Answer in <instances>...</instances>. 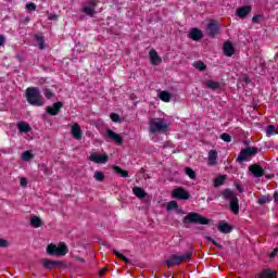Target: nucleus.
Returning <instances> with one entry per match:
<instances>
[{"label": "nucleus", "instance_id": "1", "mask_svg": "<svg viewBox=\"0 0 278 278\" xmlns=\"http://www.w3.org/2000/svg\"><path fill=\"white\" fill-rule=\"evenodd\" d=\"M26 100L30 105H36L37 108L45 105V97H42L38 87H28L26 89Z\"/></svg>", "mask_w": 278, "mask_h": 278}, {"label": "nucleus", "instance_id": "2", "mask_svg": "<svg viewBox=\"0 0 278 278\" xmlns=\"http://www.w3.org/2000/svg\"><path fill=\"white\" fill-rule=\"evenodd\" d=\"M149 125L150 134H166L168 131V122L164 118H151Z\"/></svg>", "mask_w": 278, "mask_h": 278}, {"label": "nucleus", "instance_id": "3", "mask_svg": "<svg viewBox=\"0 0 278 278\" xmlns=\"http://www.w3.org/2000/svg\"><path fill=\"white\" fill-rule=\"evenodd\" d=\"M258 153L257 148L255 147H248L244 149H241V151L239 152L236 162L238 164H244V162H251V160H253V157H255Z\"/></svg>", "mask_w": 278, "mask_h": 278}, {"label": "nucleus", "instance_id": "4", "mask_svg": "<svg viewBox=\"0 0 278 278\" xmlns=\"http://www.w3.org/2000/svg\"><path fill=\"white\" fill-rule=\"evenodd\" d=\"M47 253H48V255H55L56 257H64V255H66V253H68V247H66V243H64V242H60L59 245L50 243L47 247Z\"/></svg>", "mask_w": 278, "mask_h": 278}, {"label": "nucleus", "instance_id": "5", "mask_svg": "<svg viewBox=\"0 0 278 278\" xmlns=\"http://www.w3.org/2000/svg\"><path fill=\"white\" fill-rule=\"evenodd\" d=\"M182 223L188 225V223H198L199 225H210V219L207 217H203V215L191 212L187 216L182 218Z\"/></svg>", "mask_w": 278, "mask_h": 278}, {"label": "nucleus", "instance_id": "6", "mask_svg": "<svg viewBox=\"0 0 278 278\" xmlns=\"http://www.w3.org/2000/svg\"><path fill=\"white\" fill-rule=\"evenodd\" d=\"M192 257V252H187L182 255L173 254L167 261H165V264H167L168 268L170 266H179L181 262H186L187 260H190Z\"/></svg>", "mask_w": 278, "mask_h": 278}, {"label": "nucleus", "instance_id": "7", "mask_svg": "<svg viewBox=\"0 0 278 278\" xmlns=\"http://www.w3.org/2000/svg\"><path fill=\"white\" fill-rule=\"evenodd\" d=\"M172 197L180 201H188L190 193L184 187H178L172 191Z\"/></svg>", "mask_w": 278, "mask_h": 278}, {"label": "nucleus", "instance_id": "8", "mask_svg": "<svg viewBox=\"0 0 278 278\" xmlns=\"http://www.w3.org/2000/svg\"><path fill=\"white\" fill-rule=\"evenodd\" d=\"M106 139L111 140V142H115L117 147H123V137L110 128L106 129Z\"/></svg>", "mask_w": 278, "mask_h": 278}, {"label": "nucleus", "instance_id": "9", "mask_svg": "<svg viewBox=\"0 0 278 278\" xmlns=\"http://www.w3.org/2000/svg\"><path fill=\"white\" fill-rule=\"evenodd\" d=\"M88 160H90V162H94L96 164H106L110 157L108 156V154H99L97 152H93L90 154Z\"/></svg>", "mask_w": 278, "mask_h": 278}, {"label": "nucleus", "instance_id": "10", "mask_svg": "<svg viewBox=\"0 0 278 278\" xmlns=\"http://www.w3.org/2000/svg\"><path fill=\"white\" fill-rule=\"evenodd\" d=\"M42 266L43 268H47V270H53V268H60V266H64V263H62L61 261H51L49 258H43Z\"/></svg>", "mask_w": 278, "mask_h": 278}, {"label": "nucleus", "instance_id": "11", "mask_svg": "<svg viewBox=\"0 0 278 278\" xmlns=\"http://www.w3.org/2000/svg\"><path fill=\"white\" fill-rule=\"evenodd\" d=\"M249 170L254 177H264V175H266V170H264L257 163L250 165Z\"/></svg>", "mask_w": 278, "mask_h": 278}, {"label": "nucleus", "instance_id": "12", "mask_svg": "<svg viewBox=\"0 0 278 278\" xmlns=\"http://www.w3.org/2000/svg\"><path fill=\"white\" fill-rule=\"evenodd\" d=\"M63 105L64 104L62 102H56L52 106H47L46 111L48 114H50V116H58L60 114V110H62Z\"/></svg>", "mask_w": 278, "mask_h": 278}, {"label": "nucleus", "instance_id": "13", "mask_svg": "<svg viewBox=\"0 0 278 278\" xmlns=\"http://www.w3.org/2000/svg\"><path fill=\"white\" fill-rule=\"evenodd\" d=\"M150 62L153 66H160V64H162V58H160L155 49L150 50Z\"/></svg>", "mask_w": 278, "mask_h": 278}, {"label": "nucleus", "instance_id": "14", "mask_svg": "<svg viewBox=\"0 0 278 278\" xmlns=\"http://www.w3.org/2000/svg\"><path fill=\"white\" fill-rule=\"evenodd\" d=\"M218 29H220V26L218 25L217 22L208 23L207 30H208V36H211V38H214L216 34H218Z\"/></svg>", "mask_w": 278, "mask_h": 278}, {"label": "nucleus", "instance_id": "15", "mask_svg": "<svg viewBox=\"0 0 278 278\" xmlns=\"http://www.w3.org/2000/svg\"><path fill=\"white\" fill-rule=\"evenodd\" d=\"M189 38L194 41H199L203 38V31L199 28H192L189 33Z\"/></svg>", "mask_w": 278, "mask_h": 278}, {"label": "nucleus", "instance_id": "16", "mask_svg": "<svg viewBox=\"0 0 278 278\" xmlns=\"http://www.w3.org/2000/svg\"><path fill=\"white\" fill-rule=\"evenodd\" d=\"M249 14H251V5H244L237 10V16L240 18H245Z\"/></svg>", "mask_w": 278, "mask_h": 278}, {"label": "nucleus", "instance_id": "17", "mask_svg": "<svg viewBox=\"0 0 278 278\" xmlns=\"http://www.w3.org/2000/svg\"><path fill=\"white\" fill-rule=\"evenodd\" d=\"M220 194H222L223 199H225V201H233V199L238 197L231 189H224L220 192Z\"/></svg>", "mask_w": 278, "mask_h": 278}, {"label": "nucleus", "instance_id": "18", "mask_svg": "<svg viewBox=\"0 0 278 278\" xmlns=\"http://www.w3.org/2000/svg\"><path fill=\"white\" fill-rule=\"evenodd\" d=\"M224 53L225 55H227V58H231V55H233V53L236 52V49L233 48V45H231V42L226 41L224 43Z\"/></svg>", "mask_w": 278, "mask_h": 278}, {"label": "nucleus", "instance_id": "19", "mask_svg": "<svg viewBox=\"0 0 278 278\" xmlns=\"http://www.w3.org/2000/svg\"><path fill=\"white\" fill-rule=\"evenodd\" d=\"M217 229L222 233H231L233 227H231V225H229L227 222H220V224L218 225Z\"/></svg>", "mask_w": 278, "mask_h": 278}, {"label": "nucleus", "instance_id": "20", "mask_svg": "<svg viewBox=\"0 0 278 278\" xmlns=\"http://www.w3.org/2000/svg\"><path fill=\"white\" fill-rule=\"evenodd\" d=\"M72 136L76 140H81V126H79V124H74L72 126Z\"/></svg>", "mask_w": 278, "mask_h": 278}, {"label": "nucleus", "instance_id": "21", "mask_svg": "<svg viewBox=\"0 0 278 278\" xmlns=\"http://www.w3.org/2000/svg\"><path fill=\"white\" fill-rule=\"evenodd\" d=\"M229 207L232 213L235 214L240 213V200H238V197L230 201Z\"/></svg>", "mask_w": 278, "mask_h": 278}, {"label": "nucleus", "instance_id": "22", "mask_svg": "<svg viewBox=\"0 0 278 278\" xmlns=\"http://www.w3.org/2000/svg\"><path fill=\"white\" fill-rule=\"evenodd\" d=\"M258 278H277V271L275 269H264L258 274Z\"/></svg>", "mask_w": 278, "mask_h": 278}, {"label": "nucleus", "instance_id": "23", "mask_svg": "<svg viewBox=\"0 0 278 278\" xmlns=\"http://www.w3.org/2000/svg\"><path fill=\"white\" fill-rule=\"evenodd\" d=\"M205 87L208 88V90H220V83L215 80H206Z\"/></svg>", "mask_w": 278, "mask_h": 278}, {"label": "nucleus", "instance_id": "24", "mask_svg": "<svg viewBox=\"0 0 278 278\" xmlns=\"http://www.w3.org/2000/svg\"><path fill=\"white\" fill-rule=\"evenodd\" d=\"M17 128L22 134H29L31 131V126L25 122L18 123Z\"/></svg>", "mask_w": 278, "mask_h": 278}, {"label": "nucleus", "instance_id": "25", "mask_svg": "<svg viewBox=\"0 0 278 278\" xmlns=\"http://www.w3.org/2000/svg\"><path fill=\"white\" fill-rule=\"evenodd\" d=\"M218 159V152L216 150H210L208 152V164L214 166L216 164V160Z\"/></svg>", "mask_w": 278, "mask_h": 278}, {"label": "nucleus", "instance_id": "26", "mask_svg": "<svg viewBox=\"0 0 278 278\" xmlns=\"http://www.w3.org/2000/svg\"><path fill=\"white\" fill-rule=\"evenodd\" d=\"M112 168H113V170H114V173H115L116 175H119L121 177H124V178L129 177V172H127V170L121 168V166L114 165Z\"/></svg>", "mask_w": 278, "mask_h": 278}, {"label": "nucleus", "instance_id": "27", "mask_svg": "<svg viewBox=\"0 0 278 278\" xmlns=\"http://www.w3.org/2000/svg\"><path fill=\"white\" fill-rule=\"evenodd\" d=\"M132 192L135 195L138 197V199H144L147 197V191H144V189H142L140 187H135L132 189Z\"/></svg>", "mask_w": 278, "mask_h": 278}, {"label": "nucleus", "instance_id": "28", "mask_svg": "<svg viewBox=\"0 0 278 278\" xmlns=\"http://www.w3.org/2000/svg\"><path fill=\"white\" fill-rule=\"evenodd\" d=\"M30 225L35 229H38L39 227H42V219H40V217H38V216H33L30 218Z\"/></svg>", "mask_w": 278, "mask_h": 278}, {"label": "nucleus", "instance_id": "29", "mask_svg": "<svg viewBox=\"0 0 278 278\" xmlns=\"http://www.w3.org/2000/svg\"><path fill=\"white\" fill-rule=\"evenodd\" d=\"M159 98L161 99V101L168 103L170 102L172 96H170V92L168 91H161L159 94Z\"/></svg>", "mask_w": 278, "mask_h": 278}, {"label": "nucleus", "instance_id": "30", "mask_svg": "<svg viewBox=\"0 0 278 278\" xmlns=\"http://www.w3.org/2000/svg\"><path fill=\"white\" fill-rule=\"evenodd\" d=\"M34 40H36V42L38 43V48L39 49H45V37L41 35H35L34 36Z\"/></svg>", "mask_w": 278, "mask_h": 278}, {"label": "nucleus", "instance_id": "31", "mask_svg": "<svg viewBox=\"0 0 278 278\" xmlns=\"http://www.w3.org/2000/svg\"><path fill=\"white\" fill-rule=\"evenodd\" d=\"M94 9V7H84L81 12H84V14H87V16H94V14L97 13Z\"/></svg>", "mask_w": 278, "mask_h": 278}, {"label": "nucleus", "instance_id": "32", "mask_svg": "<svg viewBox=\"0 0 278 278\" xmlns=\"http://www.w3.org/2000/svg\"><path fill=\"white\" fill-rule=\"evenodd\" d=\"M225 179H227L225 176H218L217 178H215L214 187L220 188V186H223V184H225Z\"/></svg>", "mask_w": 278, "mask_h": 278}, {"label": "nucleus", "instance_id": "33", "mask_svg": "<svg viewBox=\"0 0 278 278\" xmlns=\"http://www.w3.org/2000/svg\"><path fill=\"white\" fill-rule=\"evenodd\" d=\"M194 68H197L198 71H207V65H205V63H203V61H198L197 63L193 64Z\"/></svg>", "mask_w": 278, "mask_h": 278}, {"label": "nucleus", "instance_id": "34", "mask_svg": "<svg viewBox=\"0 0 278 278\" xmlns=\"http://www.w3.org/2000/svg\"><path fill=\"white\" fill-rule=\"evenodd\" d=\"M185 173L191 179H197V172H194V169H192L191 167H186Z\"/></svg>", "mask_w": 278, "mask_h": 278}, {"label": "nucleus", "instance_id": "35", "mask_svg": "<svg viewBox=\"0 0 278 278\" xmlns=\"http://www.w3.org/2000/svg\"><path fill=\"white\" fill-rule=\"evenodd\" d=\"M113 254L115 257H118L122 260V262H125V264H129V258H127L125 255L121 254V252L113 250Z\"/></svg>", "mask_w": 278, "mask_h": 278}, {"label": "nucleus", "instance_id": "36", "mask_svg": "<svg viewBox=\"0 0 278 278\" xmlns=\"http://www.w3.org/2000/svg\"><path fill=\"white\" fill-rule=\"evenodd\" d=\"M22 160H24V162H29L30 160H34V155L31 152L25 151L22 153Z\"/></svg>", "mask_w": 278, "mask_h": 278}, {"label": "nucleus", "instance_id": "37", "mask_svg": "<svg viewBox=\"0 0 278 278\" xmlns=\"http://www.w3.org/2000/svg\"><path fill=\"white\" fill-rule=\"evenodd\" d=\"M93 178L96 181H105V174L103 172H96Z\"/></svg>", "mask_w": 278, "mask_h": 278}, {"label": "nucleus", "instance_id": "38", "mask_svg": "<svg viewBox=\"0 0 278 278\" xmlns=\"http://www.w3.org/2000/svg\"><path fill=\"white\" fill-rule=\"evenodd\" d=\"M266 134L267 136H274V134H277V127L274 125L267 126Z\"/></svg>", "mask_w": 278, "mask_h": 278}, {"label": "nucleus", "instance_id": "39", "mask_svg": "<svg viewBox=\"0 0 278 278\" xmlns=\"http://www.w3.org/2000/svg\"><path fill=\"white\" fill-rule=\"evenodd\" d=\"M179 204H177V201H170L167 203V211L170 212V210H178Z\"/></svg>", "mask_w": 278, "mask_h": 278}, {"label": "nucleus", "instance_id": "40", "mask_svg": "<svg viewBox=\"0 0 278 278\" xmlns=\"http://www.w3.org/2000/svg\"><path fill=\"white\" fill-rule=\"evenodd\" d=\"M43 94L46 99H53V97H55V93H53L51 89H47V88L43 90Z\"/></svg>", "mask_w": 278, "mask_h": 278}, {"label": "nucleus", "instance_id": "41", "mask_svg": "<svg viewBox=\"0 0 278 278\" xmlns=\"http://www.w3.org/2000/svg\"><path fill=\"white\" fill-rule=\"evenodd\" d=\"M110 118L111 121H113V123H118V121H121V115L116 113H111Z\"/></svg>", "mask_w": 278, "mask_h": 278}, {"label": "nucleus", "instance_id": "42", "mask_svg": "<svg viewBox=\"0 0 278 278\" xmlns=\"http://www.w3.org/2000/svg\"><path fill=\"white\" fill-rule=\"evenodd\" d=\"M26 10H27L28 12H34V11H36V3H34V2L27 3V4H26Z\"/></svg>", "mask_w": 278, "mask_h": 278}, {"label": "nucleus", "instance_id": "43", "mask_svg": "<svg viewBox=\"0 0 278 278\" xmlns=\"http://www.w3.org/2000/svg\"><path fill=\"white\" fill-rule=\"evenodd\" d=\"M220 138L224 140V142H231V136L227 132L222 134Z\"/></svg>", "mask_w": 278, "mask_h": 278}, {"label": "nucleus", "instance_id": "44", "mask_svg": "<svg viewBox=\"0 0 278 278\" xmlns=\"http://www.w3.org/2000/svg\"><path fill=\"white\" fill-rule=\"evenodd\" d=\"M10 247V242L8 240L0 238V249H5Z\"/></svg>", "mask_w": 278, "mask_h": 278}, {"label": "nucleus", "instance_id": "45", "mask_svg": "<svg viewBox=\"0 0 278 278\" xmlns=\"http://www.w3.org/2000/svg\"><path fill=\"white\" fill-rule=\"evenodd\" d=\"M206 240L208 242H212V244H214V247H217V249H223V245L218 244V242H216V240L212 239V237H207Z\"/></svg>", "mask_w": 278, "mask_h": 278}, {"label": "nucleus", "instance_id": "46", "mask_svg": "<svg viewBox=\"0 0 278 278\" xmlns=\"http://www.w3.org/2000/svg\"><path fill=\"white\" fill-rule=\"evenodd\" d=\"M20 185L22 186V188H27V178L22 177L20 180Z\"/></svg>", "mask_w": 278, "mask_h": 278}, {"label": "nucleus", "instance_id": "47", "mask_svg": "<svg viewBox=\"0 0 278 278\" xmlns=\"http://www.w3.org/2000/svg\"><path fill=\"white\" fill-rule=\"evenodd\" d=\"M278 248L274 249V251L269 254L270 260L277 257Z\"/></svg>", "mask_w": 278, "mask_h": 278}, {"label": "nucleus", "instance_id": "48", "mask_svg": "<svg viewBox=\"0 0 278 278\" xmlns=\"http://www.w3.org/2000/svg\"><path fill=\"white\" fill-rule=\"evenodd\" d=\"M261 20H262V16L255 15L252 17V23H260Z\"/></svg>", "mask_w": 278, "mask_h": 278}, {"label": "nucleus", "instance_id": "49", "mask_svg": "<svg viewBox=\"0 0 278 278\" xmlns=\"http://www.w3.org/2000/svg\"><path fill=\"white\" fill-rule=\"evenodd\" d=\"M5 45V37L3 35H0V47H3Z\"/></svg>", "mask_w": 278, "mask_h": 278}, {"label": "nucleus", "instance_id": "50", "mask_svg": "<svg viewBox=\"0 0 278 278\" xmlns=\"http://www.w3.org/2000/svg\"><path fill=\"white\" fill-rule=\"evenodd\" d=\"M49 21H58V15L56 14H50L48 16Z\"/></svg>", "mask_w": 278, "mask_h": 278}, {"label": "nucleus", "instance_id": "51", "mask_svg": "<svg viewBox=\"0 0 278 278\" xmlns=\"http://www.w3.org/2000/svg\"><path fill=\"white\" fill-rule=\"evenodd\" d=\"M87 3L90 5V8H97V1H94V0H90Z\"/></svg>", "mask_w": 278, "mask_h": 278}, {"label": "nucleus", "instance_id": "52", "mask_svg": "<svg viewBox=\"0 0 278 278\" xmlns=\"http://www.w3.org/2000/svg\"><path fill=\"white\" fill-rule=\"evenodd\" d=\"M268 200L266 199V198H262V199H260L258 200V203L261 204V205H264V203H266Z\"/></svg>", "mask_w": 278, "mask_h": 278}, {"label": "nucleus", "instance_id": "53", "mask_svg": "<svg viewBox=\"0 0 278 278\" xmlns=\"http://www.w3.org/2000/svg\"><path fill=\"white\" fill-rule=\"evenodd\" d=\"M274 201H275L276 203H278V192H277V191L274 193Z\"/></svg>", "mask_w": 278, "mask_h": 278}, {"label": "nucleus", "instance_id": "54", "mask_svg": "<svg viewBox=\"0 0 278 278\" xmlns=\"http://www.w3.org/2000/svg\"><path fill=\"white\" fill-rule=\"evenodd\" d=\"M105 273H108V269H106V268L101 269V270H100L101 277H103V275H105Z\"/></svg>", "mask_w": 278, "mask_h": 278}, {"label": "nucleus", "instance_id": "55", "mask_svg": "<svg viewBox=\"0 0 278 278\" xmlns=\"http://www.w3.org/2000/svg\"><path fill=\"white\" fill-rule=\"evenodd\" d=\"M42 170H45L46 175H47V165H41Z\"/></svg>", "mask_w": 278, "mask_h": 278}, {"label": "nucleus", "instance_id": "56", "mask_svg": "<svg viewBox=\"0 0 278 278\" xmlns=\"http://www.w3.org/2000/svg\"><path fill=\"white\" fill-rule=\"evenodd\" d=\"M237 190H238L239 192H242V187H241L240 185H237Z\"/></svg>", "mask_w": 278, "mask_h": 278}]
</instances>
